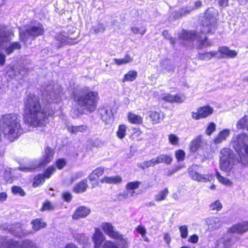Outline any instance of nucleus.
<instances>
[{
    "label": "nucleus",
    "instance_id": "20",
    "mask_svg": "<svg viewBox=\"0 0 248 248\" xmlns=\"http://www.w3.org/2000/svg\"><path fill=\"white\" fill-rule=\"evenodd\" d=\"M93 241L95 248H100L105 240V237L99 229H95V233L93 237Z\"/></svg>",
    "mask_w": 248,
    "mask_h": 248
},
{
    "label": "nucleus",
    "instance_id": "6",
    "mask_svg": "<svg viewBox=\"0 0 248 248\" xmlns=\"http://www.w3.org/2000/svg\"><path fill=\"white\" fill-rule=\"evenodd\" d=\"M219 168L223 171L231 172L234 166L238 163L236 154L228 148L221 149L219 154Z\"/></svg>",
    "mask_w": 248,
    "mask_h": 248
},
{
    "label": "nucleus",
    "instance_id": "11",
    "mask_svg": "<svg viewBox=\"0 0 248 248\" xmlns=\"http://www.w3.org/2000/svg\"><path fill=\"white\" fill-rule=\"evenodd\" d=\"M213 109L209 106L201 107L197 110V112H192V117L195 120H199L205 118L213 113Z\"/></svg>",
    "mask_w": 248,
    "mask_h": 248
},
{
    "label": "nucleus",
    "instance_id": "51",
    "mask_svg": "<svg viewBox=\"0 0 248 248\" xmlns=\"http://www.w3.org/2000/svg\"><path fill=\"white\" fill-rule=\"evenodd\" d=\"M216 128V124L213 122L210 123L206 129V134L208 136L211 135L213 133V132L215 131Z\"/></svg>",
    "mask_w": 248,
    "mask_h": 248
},
{
    "label": "nucleus",
    "instance_id": "39",
    "mask_svg": "<svg viewBox=\"0 0 248 248\" xmlns=\"http://www.w3.org/2000/svg\"><path fill=\"white\" fill-rule=\"evenodd\" d=\"M155 161V158H154L150 160L145 161L142 163L138 165V166L142 169L144 170L145 168H148L152 166H155V165H157V163H156Z\"/></svg>",
    "mask_w": 248,
    "mask_h": 248
},
{
    "label": "nucleus",
    "instance_id": "47",
    "mask_svg": "<svg viewBox=\"0 0 248 248\" xmlns=\"http://www.w3.org/2000/svg\"><path fill=\"white\" fill-rule=\"evenodd\" d=\"M140 182L139 181L129 182L126 186V189L127 190H134L139 188Z\"/></svg>",
    "mask_w": 248,
    "mask_h": 248
},
{
    "label": "nucleus",
    "instance_id": "1",
    "mask_svg": "<svg viewBox=\"0 0 248 248\" xmlns=\"http://www.w3.org/2000/svg\"><path fill=\"white\" fill-rule=\"evenodd\" d=\"M53 86L47 85L42 93V102L46 104L42 108L38 96L30 94L24 99L25 123L32 127L41 126L46 123L48 117L52 116L54 111L49 109L50 103H57L59 100L60 91L53 92Z\"/></svg>",
    "mask_w": 248,
    "mask_h": 248
},
{
    "label": "nucleus",
    "instance_id": "53",
    "mask_svg": "<svg viewBox=\"0 0 248 248\" xmlns=\"http://www.w3.org/2000/svg\"><path fill=\"white\" fill-rule=\"evenodd\" d=\"M162 34L166 39L170 40V43L171 45L173 46L175 44V39L170 36L168 31H163L162 32Z\"/></svg>",
    "mask_w": 248,
    "mask_h": 248
},
{
    "label": "nucleus",
    "instance_id": "57",
    "mask_svg": "<svg viewBox=\"0 0 248 248\" xmlns=\"http://www.w3.org/2000/svg\"><path fill=\"white\" fill-rule=\"evenodd\" d=\"M103 248H117V247L115 243L110 241H107L103 245Z\"/></svg>",
    "mask_w": 248,
    "mask_h": 248
},
{
    "label": "nucleus",
    "instance_id": "16",
    "mask_svg": "<svg viewBox=\"0 0 248 248\" xmlns=\"http://www.w3.org/2000/svg\"><path fill=\"white\" fill-rule=\"evenodd\" d=\"M116 235L113 239L117 240V248H128L130 244L128 238L119 232Z\"/></svg>",
    "mask_w": 248,
    "mask_h": 248
},
{
    "label": "nucleus",
    "instance_id": "14",
    "mask_svg": "<svg viewBox=\"0 0 248 248\" xmlns=\"http://www.w3.org/2000/svg\"><path fill=\"white\" fill-rule=\"evenodd\" d=\"M91 213V210L85 206H80L78 207L72 215V218L75 220H78L80 218H85Z\"/></svg>",
    "mask_w": 248,
    "mask_h": 248
},
{
    "label": "nucleus",
    "instance_id": "4",
    "mask_svg": "<svg viewBox=\"0 0 248 248\" xmlns=\"http://www.w3.org/2000/svg\"><path fill=\"white\" fill-rule=\"evenodd\" d=\"M74 101L81 108L89 112L96 108L99 96L98 92L84 87L73 93Z\"/></svg>",
    "mask_w": 248,
    "mask_h": 248
},
{
    "label": "nucleus",
    "instance_id": "19",
    "mask_svg": "<svg viewBox=\"0 0 248 248\" xmlns=\"http://www.w3.org/2000/svg\"><path fill=\"white\" fill-rule=\"evenodd\" d=\"M161 70L163 73H171L174 70V66L171 61L169 59L162 60L160 62Z\"/></svg>",
    "mask_w": 248,
    "mask_h": 248
},
{
    "label": "nucleus",
    "instance_id": "36",
    "mask_svg": "<svg viewBox=\"0 0 248 248\" xmlns=\"http://www.w3.org/2000/svg\"><path fill=\"white\" fill-rule=\"evenodd\" d=\"M137 77V73L136 71L132 70L129 71L124 75V78L122 79V82L132 81L136 78Z\"/></svg>",
    "mask_w": 248,
    "mask_h": 248
},
{
    "label": "nucleus",
    "instance_id": "46",
    "mask_svg": "<svg viewBox=\"0 0 248 248\" xmlns=\"http://www.w3.org/2000/svg\"><path fill=\"white\" fill-rule=\"evenodd\" d=\"M209 207L210 209L212 211L216 210L217 211H218L222 209V204L218 200H217L210 204Z\"/></svg>",
    "mask_w": 248,
    "mask_h": 248
},
{
    "label": "nucleus",
    "instance_id": "43",
    "mask_svg": "<svg viewBox=\"0 0 248 248\" xmlns=\"http://www.w3.org/2000/svg\"><path fill=\"white\" fill-rule=\"evenodd\" d=\"M14 170L12 168H9L5 170L4 177L6 181L9 183H12L13 180V176L12 172Z\"/></svg>",
    "mask_w": 248,
    "mask_h": 248
},
{
    "label": "nucleus",
    "instance_id": "21",
    "mask_svg": "<svg viewBox=\"0 0 248 248\" xmlns=\"http://www.w3.org/2000/svg\"><path fill=\"white\" fill-rule=\"evenodd\" d=\"M45 155L40 162L39 167H44L52 160L54 152L50 147H47L45 149Z\"/></svg>",
    "mask_w": 248,
    "mask_h": 248
},
{
    "label": "nucleus",
    "instance_id": "54",
    "mask_svg": "<svg viewBox=\"0 0 248 248\" xmlns=\"http://www.w3.org/2000/svg\"><path fill=\"white\" fill-rule=\"evenodd\" d=\"M175 157L178 161H182L185 158V153L183 150H178L175 152Z\"/></svg>",
    "mask_w": 248,
    "mask_h": 248
},
{
    "label": "nucleus",
    "instance_id": "34",
    "mask_svg": "<svg viewBox=\"0 0 248 248\" xmlns=\"http://www.w3.org/2000/svg\"><path fill=\"white\" fill-rule=\"evenodd\" d=\"M218 51L221 54H225L231 58H234L236 56L237 52L235 50H231L228 47L223 46L218 48Z\"/></svg>",
    "mask_w": 248,
    "mask_h": 248
},
{
    "label": "nucleus",
    "instance_id": "13",
    "mask_svg": "<svg viewBox=\"0 0 248 248\" xmlns=\"http://www.w3.org/2000/svg\"><path fill=\"white\" fill-rule=\"evenodd\" d=\"M13 33L11 30L4 26H0V48L3 43L10 41Z\"/></svg>",
    "mask_w": 248,
    "mask_h": 248
},
{
    "label": "nucleus",
    "instance_id": "24",
    "mask_svg": "<svg viewBox=\"0 0 248 248\" xmlns=\"http://www.w3.org/2000/svg\"><path fill=\"white\" fill-rule=\"evenodd\" d=\"M230 135V130L225 129L219 132L216 137L215 138L214 142L215 144H219L226 140Z\"/></svg>",
    "mask_w": 248,
    "mask_h": 248
},
{
    "label": "nucleus",
    "instance_id": "26",
    "mask_svg": "<svg viewBox=\"0 0 248 248\" xmlns=\"http://www.w3.org/2000/svg\"><path fill=\"white\" fill-rule=\"evenodd\" d=\"M100 182L102 183H105L109 184H117L122 182V178L120 176L111 177L105 176L100 180Z\"/></svg>",
    "mask_w": 248,
    "mask_h": 248
},
{
    "label": "nucleus",
    "instance_id": "27",
    "mask_svg": "<svg viewBox=\"0 0 248 248\" xmlns=\"http://www.w3.org/2000/svg\"><path fill=\"white\" fill-rule=\"evenodd\" d=\"M218 52L217 51H210L205 53H200L197 56L201 60L207 61L212 58L216 57Z\"/></svg>",
    "mask_w": 248,
    "mask_h": 248
},
{
    "label": "nucleus",
    "instance_id": "52",
    "mask_svg": "<svg viewBox=\"0 0 248 248\" xmlns=\"http://www.w3.org/2000/svg\"><path fill=\"white\" fill-rule=\"evenodd\" d=\"M131 31L134 33V34H140L141 35H143L144 34V33L146 32V29L144 27L141 28L140 29H139L138 27H132L131 28Z\"/></svg>",
    "mask_w": 248,
    "mask_h": 248
},
{
    "label": "nucleus",
    "instance_id": "58",
    "mask_svg": "<svg viewBox=\"0 0 248 248\" xmlns=\"http://www.w3.org/2000/svg\"><path fill=\"white\" fill-rule=\"evenodd\" d=\"M62 198L65 201L70 202L72 198V196L69 192H64L62 193Z\"/></svg>",
    "mask_w": 248,
    "mask_h": 248
},
{
    "label": "nucleus",
    "instance_id": "7",
    "mask_svg": "<svg viewBox=\"0 0 248 248\" xmlns=\"http://www.w3.org/2000/svg\"><path fill=\"white\" fill-rule=\"evenodd\" d=\"M19 32L20 39L25 44L28 39H33L43 35L44 33V28L42 24L38 23L36 25L30 27L25 30L19 28Z\"/></svg>",
    "mask_w": 248,
    "mask_h": 248
},
{
    "label": "nucleus",
    "instance_id": "45",
    "mask_svg": "<svg viewBox=\"0 0 248 248\" xmlns=\"http://www.w3.org/2000/svg\"><path fill=\"white\" fill-rule=\"evenodd\" d=\"M216 176L217 180L221 183L226 186L232 185V182L229 179L221 176L218 171L217 172Z\"/></svg>",
    "mask_w": 248,
    "mask_h": 248
},
{
    "label": "nucleus",
    "instance_id": "23",
    "mask_svg": "<svg viewBox=\"0 0 248 248\" xmlns=\"http://www.w3.org/2000/svg\"><path fill=\"white\" fill-rule=\"evenodd\" d=\"M102 227L105 233L112 238L117 236L116 235L119 233L114 230V227L110 223H103Z\"/></svg>",
    "mask_w": 248,
    "mask_h": 248
},
{
    "label": "nucleus",
    "instance_id": "28",
    "mask_svg": "<svg viewBox=\"0 0 248 248\" xmlns=\"http://www.w3.org/2000/svg\"><path fill=\"white\" fill-rule=\"evenodd\" d=\"M21 48L20 44L17 42H14L10 45L5 46L4 51L7 55L12 54L15 50H18Z\"/></svg>",
    "mask_w": 248,
    "mask_h": 248
},
{
    "label": "nucleus",
    "instance_id": "63",
    "mask_svg": "<svg viewBox=\"0 0 248 248\" xmlns=\"http://www.w3.org/2000/svg\"><path fill=\"white\" fill-rule=\"evenodd\" d=\"M198 236L197 234H193L189 237L188 241L192 243H196L198 242Z\"/></svg>",
    "mask_w": 248,
    "mask_h": 248
},
{
    "label": "nucleus",
    "instance_id": "15",
    "mask_svg": "<svg viewBox=\"0 0 248 248\" xmlns=\"http://www.w3.org/2000/svg\"><path fill=\"white\" fill-rule=\"evenodd\" d=\"M205 221L209 229L212 231L218 229L221 227L222 224V222L220 219L217 217L207 218L206 219Z\"/></svg>",
    "mask_w": 248,
    "mask_h": 248
},
{
    "label": "nucleus",
    "instance_id": "3",
    "mask_svg": "<svg viewBox=\"0 0 248 248\" xmlns=\"http://www.w3.org/2000/svg\"><path fill=\"white\" fill-rule=\"evenodd\" d=\"M0 128L4 137L12 142L23 133L19 115L16 113L3 115L0 120Z\"/></svg>",
    "mask_w": 248,
    "mask_h": 248
},
{
    "label": "nucleus",
    "instance_id": "18",
    "mask_svg": "<svg viewBox=\"0 0 248 248\" xmlns=\"http://www.w3.org/2000/svg\"><path fill=\"white\" fill-rule=\"evenodd\" d=\"M20 224L11 225L7 226V225H3V229L8 231L11 233L18 237H21L22 235V229Z\"/></svg>",
    "mask_w": 248,
    "mask_h": 248
},
{
    "label": "nucleus",
    "instance_id": "32",
    "mask_svg": "<svg viewBox=\"0 0 248 248\" xmlns=\"http://www.w3.org/2000/svg\"><path fill=\"white\" fill-rule=\"evenodd\" d=\"M31 223L32 225L33 230L35 232L45 228L46 225V224L41 219L33 220L31 221Z\"/></svg>",
    "mask_w": 248,
    "mask_h": 248
},
{
    "label": "nucleus",
    "instance_id": "37",
    "mask_svg": "<svg viewBox=\"0 0 248 248\" xmlns=\"http://www.w3.org/2000/svg\"><path fill=\"white\" fill-rule=\"evenodd\" d=\"M169 193V190L167 188H165L162 191H160L158 194L155 196V200L156 202H160L166 199Z\"/></svg>",
    "mask_w": 248,
    "mask_h": 248
},
{
    "label": "nucleus",
    "instance_id": "17",
    "mask_svg": "<svg viewBox=\"0 0 248 248\" xmlns=\"http://www.w3.org/2000/svg\"><path fill=\"white\" fill-rule=\"evenodd\" d=\"M163 100L170 103H182L183 102L186 97L182 95H173L169 93H164L162 95Z\"/></svg>",
    "mask_w": 248,
    "mask_h": 248
},
{
    "label": "nucleus",
    "instance_id": "48",
    "mask_svg": "<svg viewBox=\"0 0 248 248\" xmlns=\"http://www.w3.org/2000/svg\"><path fill=\"white\" fill-rule=\"evenodd\" d=\"M105 31V28L102 24H99L97 26H93L91 29V31L95 34L103 33Z\"/></svg>",
    "mask_w": 248,
    "mask_h": 248
},
{
    "label": "nucleus",
    "instance_id": "29",
    "mask_svg": "<svg viewBox=\"0 0 248 248\" xmlns=\"http://www.w3.org/2000/svg\"><path fill=\"white\" fill-rule=\"evenodd\" d=\"M194 10L192 6H186L185 8H182L179 12H175L173 16L175 19L178 18L182 16L190 13L192 11Z\"/></svg>",
    "mask_w": 248,
    "mask_h": 248
},
{
    "label": "nucleus",
    "instance_id": "44",
    "mask_svg": "<svg viewBox=\"0 0 248 248\" xmlns=\"http://www.w3.org/2000/svg\"><path fill=\"white\" fill-rule=\"evenodd\" d=\"M12 192L13 194L19 195L21 197H24L26 195L25 191L20 186H13L11 188Z\"/></svg>",
    "mask_w": 248,
    "mask_h": 248
},
{
    "label": "nucleus",
    "instance_id": "40",
    "mask_svg": "<svg viewBox=\"0 0 248 248\" xmlns=\"http://www.w3.org/2000/svg\"><path fill=\"white\" fill-rule=\"evenodd\" d=\"M149 117L153 124L159 123L161 119L160 114L156 111H150L149 112Z\"/></svg>",
    "mask_w": 248,
    "mask_h": 248
},
{
    "label": "nucleus",
    "instance_id": "50",
    "mask_svg": "<svg viewBox=\"0 0 248 248\" xmlns=\"http://www.w3.org/2000/svg\"><path fill=\"white\" fill-rule=\"evenodd\" d=\"M180 236L182 238H186L188 235V228L186 225L181 226L179 227Z\"/></svg>",
    "mask_w": 248,
    "mask_h": 248
},
{
    "label": "nucleus",
    "instance_id": "10",
    "mask_svg": "<svg viewBox=\"0 0 248 248\" xmlns=\"http://www.w3.org/2000/svg\"><path fill=\"white\" fill-rule=\"evenodd\" d=\"M247 231H248V222L246 221L235 224L227 230V232L231 234H243Z\"/></svg>",
    "mask_w": 248,
    "mask_h": 248
},
{
    "label": "nucleus",
    "instance_id": "30",
    "mask_svg": "<svg viewBox=\"0 0 248 248\" xmlns=\"http://www.w3.org/2000/svg\"><path fill=\"white\" fill-rule=\"evenodd\" d=\"M128 120L132 124H140L142 123V118L135 113L129 112L128 115Z\"/></svg>",
    "mask_w": 248,
    "mask_h": 248
},
{
    "label": "nucleus",
    "instance_id": "35",
    "mask_svg": "<svg viewBox=\"0 0 248 248\" xmlns=\"http://www.w3.org/2000/svg\"><path fill=\"white\" fill-rule=\"evenodd\" d=\"M68 131L74 134H76L78 132H83L87 130V126L84 125H81L79 126H69L68 127Z\"/></svg>",
    "mask_w": 248,
    "mask_h": 248
},
{
    "label": "nucleus",
    "instance_id": "33",
    "mask_svg": "<svg viewBox=\"0 0 248 248\" xmlns=\"http://www.w3.org/2000/svg\"><path fill=\"white\" fill-rule=\"evenodd\" d=\"M202 142L201 137H198L193 140L190 143V150L192 152H196L200 147Z\"/></svg>",
    "mask_w": 248,
    "mask_h": 248
},
{
    "label": "nucleus",
    "instance_id": "25",
    "mask_svg": "<svg viewBox=\"0 0 248 248\" xmlns=\"http://www.w3.org/2000/svg\"><path fill=\"white\" fill-rule=\"evenodd\" d=\"M155 162L157 163V164L164 163L166 164L169 165L171 163L172 161V157L170 155L162 154L155 157Z\"/></svg>",
    "mask_w": 248,
    "mask_h": 248
},
{
    "label": "nucleus",
    "instance_id": "41",
    "mask_svg": "<svg viewBox=\"0 0 248 248\" xmlns=\"http://www.w3.org/2000/svg\"><path fill=\"white\" fill-rule=\"evenodd\" d=\"M247 127L248 131V121L246 116L239 120L237 124V128L241 129Z\"/></svg>",
    "mask_w": 248,
    "mask_h": 248
},
{
    "label": "nucleus",
    "instance_id": "12",
    "mask_svg": "<svg viewBox=\"0 0 248 248\" xmlns=\"http://www.w3.org/2000/svg\"><path fill=\"white\" fill-rule=\"evenodd\" d=\"M56 170L54 167H48L45 171L44 174H38L34 178V181L33 184L34 187L38 186L40 184L45 182V178H49L51 175Z\"/></svg>",
    "mask_w": 248,
    "mask_h": 248
},
{
    "label": "nucleus",
    "instance_id": "62",
    "mask_svg": "<svg viewBox=\"0 0 248 248\" xmlns=\"http://www.w3.org/2000/svg\"><path fill=\"white\" fill-rule=\"evenodd\" d=\"M19 170L24 172L31 171L36 169V167H20L17 168Z\"/></svg>",
    "mask_w": 248,
    "mask_h": 248
},
{
    "label": "nucleus",
    "instance_id": "60",
    "mask_svg": "<svg viewBox=\"0 0 248 248\" xmlns=\"http://www.w3.org/2000/svg\"><path fill=\"white\" fill-rule=\"evenodd\" d=\"M93 174L96 175L98 177L102 176L104 173V169L102 168H98L93 171Z\"/></svg>",
    "mask_w": 248,
    "mask_h": 248
},
{
    "label": "nucleus",
    "instance_id": "64",
    "mask_svg": "<svg viewBox=\"0 0 248 248\" xmlns=\"http://www.w3.org/2000/svg\"><path fill=\"white\" fill-rule=\"evenodd\" d=\"M137 231L141 234V236L144 234H146V230L145 227H144L143 226H139L137 228Z\"/></svg>",
    "mask_w": 248,
    "mask_h": 248
},
{
    "label": "nucleus",
    "instance_id": "55",
    "mask_svg": "<svg viewBox=\"0 0 248 248\" xmlns=\"http://www.w3.org/2000/svg\"><path fill=\"white\" fill-rule=\"evenodd\" d=\"M89 179L90 181L93 182V183L92 184V186L93 187L96 186L98 185L97 180L99 178L98 176L96 175L93 174V172H92L89 176Z\"/></svg>",
    "mask_w": 248,
    "mask_h": 248
},
{
    "label": "nucleus",
    "instance_id": "9",
    "mask_svg": "<svg viewBox=\"0 0 248 248\" xmlns=\"http://www.w3.org/2000/svg\"><path fill=\"white\" fill-rule=\"evenodd\" d=\"M198 167L196 165H193L188 168V171L190 177L194 181L198 182L206 183L211 182L214 178L212 174H202L198 172Z\"/></svg>",
    "mask_w": 248,
    "mask_h": 248
},
{
    "label": "nucleus",
    "instance_id": "49",
    "mask_svg": "<svg viewBox=\"0 0 248 248\" xmlns=\"http://www.w3.org/2000/svg\"><path fill=\"white\" fill-rule=\"evenodd\" d=\"M128 194L129 193L127 191H124L119 194L115 195L113 199L114 201H122L128 198Z\"/></svg>",
    "mask_w": 248,
    "mask_h": 248
},
{
    "label": "nucleus",
    "instance_id": "61",
    "mask_svg": "<svg viewBox=\"0 0 248 248\" xmlns=\"http://www.w3.org/2000/svg\"><path fill=\"white\" fill-rule=\"evenodd\" d=\"M65 162L63 159H59L56 162V165L59 169H61L65 165Z\"/></svg>",
    "mask_w": 248,
    "mask_h": 248
},
{
    "label": "nucleus",
    "instance_id": "31",
    "mask_svg": "<svg viewBox=\"0 0 248 248\" xmlns=\"http://www.w3.org/2000/svg\"><path fill=\"white\" fill-rule=\"evenodd\" d=\"M88 187L87 180L86 179L78 183L74 188V191L76 193H81L84 192Z\"/></svg>",
    "mask_w": 248,
    "mask_h": 248
},
{
    "label": "nucleus",
    "instance_id": "8",
    "mask_svg": "<svg viewBox=\"0 0 248 248\" xmlns=\"http://www.w3.org/2000/svg\"><path fill=\"white\" fill-rule=\"evenodd\" d=\"M0 248H37L33 240L26 239L21 244L11 238H5L0 243Z\"/></svg>",
    "mask_w": 248,
    "mask_h": 248
},
{
    "label": "nucleus",
    "instance_id": "59",
    "mask_svg": "<svg viewBox=\"0 0 248 248\" xmlns=\"http://www.w3.org/2000/svg\"><path fill=\"white\" fill-rule=\"evenodd\" d=\"M43 209L44 210H51L54 209V206L49 202H46L44 203Z\"/></svg>",
    "mask_w": 248,
    "mask_h": 248
},
{
    "label": "nucleus",
    "instance_id": "42",
    "mask_svg": "<svg viewBox=\"0 0 248 248\" xmlns=\"http://www.w3.org/2000/svg\"><path fill=\"white\" fill-rule=\"evenodd\" d=\"M126 126L124 124H120L119 126L118 130L117 132V136L120 139L124 138L126 135Z\"/></svg>",
    "mask_w": 248,
    "mask_h": 248
},
{
    "label": "nucleus",
    "instance_id": "22",
    "mask_svg": "<svg viewBox=\"0 0 248 248\" xmlns=\"http://www.w3.org/2000/svg\"><path fill=\"white\" fill-rule=\"evenodd\" d=\"M231 238L222 237L217 241L216 248H229L231 247L233 243Z\"/></svg>",
    "mask_w": 248,
    "mask_h": 248
},
{
    "label": "nucleus",
    "instance_id": "5",
    "mask_svg": "<svg viewBox=\"0 0 248 248\" xmlns=\"http://www.w3.org/2000/svg\"><path fill=\"white\" fill-rule=\"evenodd\" d=\"M230 145L238 153L242 164L248 167V135L244 133L233 135Z\"/></svg>",
    "mask_w": 248,
    "mask_h": 248
},
{
    "label": "nucleus",
    "instance_id": "56",
    "mask_svg": "<svg viewBox=\"0 0 248 248\" xmlns=\"http://www.w3.org/2000/svg\"><path fill=\"white\" fill-rule=\"evenodd\" d=\"M169 142L172 145H176L179 141V138L174 134H170L169 135Z\"/></svg>",
    "mask_w": 248,
    "mask_h": 248
},
{
    "label": "nucleus",
    "instance_id": "38",
    "mask_svg": "<svg viewBox=\"0 0 248 248\" xmlns=\"http://www.w3.org/2000/svg\"><path fill=\"white\" fill-rule=\"evenodd\" d=\"M133 58L131 57L130 55H126L125 56L123 59H114V61L115 62V63L118 65H120L131 62L133 61Z\"/></svg>",
    "mask_w": 248,
    "mask_h": 248
},
{
    "label": "nucleus",
    "instance_id": "2",
    "mask_svg": "<svg viewBox=\"0 0 248 248\" xmlns=\"http://www.w3.org/2000/svg\"><path fill=\"white\" fill-rule=\"evenodd\" d=\"M217 15V11L215 8H208L205 13L201 32L198 33L194 31H186L180 35V38L184 40L197 41L201 48L211 46V44L207 40L205 34L215 31Z\"/></svg>",
    "mask_w": 248,
    "mask_h": 248
}]
</instances>
